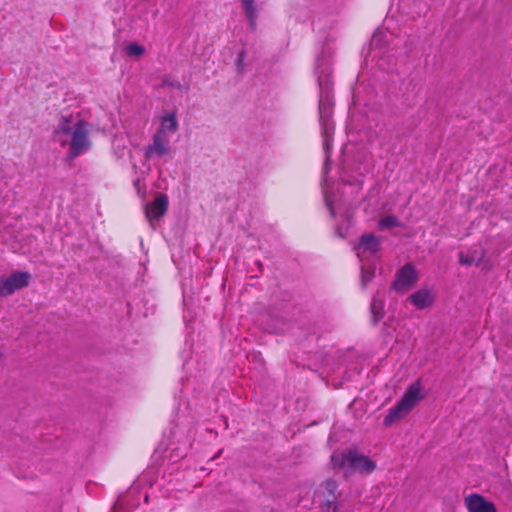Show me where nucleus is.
Masks as SVG:
<instances>
[{
  "instance_id": "nucleus-1",
  "label": "nucleus",
  "mask_w": 512,
  "mask_h": 512,
  "mask_svg": "<svg viewBox=\"0 0 512 512\" xmlns=\"http://www.w3.org/2000/svg\"><path fill=\"white\" fill-rule=\"evenodd\" d=\"M90 124L79 116H62L53 129L52 139L61 147H68V156L76 158L89 150Z\"/></svg>"
},
{
  "instance_id": "nucleus-2",
  "label": "nucleus",
  "mask_w": 512,
  "mask_h": 512,
  "mask_svg": "<svg viewBox=\"0 0 512 512\" xmlns=\"http://www.w3.org/2000/svg\"><path fill=\"white\" fill-rule=\"evenodd\" d=\"M331 463L334 469L342 470L346 478L355 473L369 475L377 468V463L356 448H350L340 453H333Z\"/></svg>"
},
{
  "instance_id": "nucleus-3",
  "label": "nucleus",
  "mask_w": 512,
  "mask_h": 512,
  "mask_svg": "<svg viewBox=\"0 0 512 512\" xmlns=\"http://www.w3.org/2000/svg\"><path fill=\"white\" fill-rule=\"evenodd\" d=\"M422 398L421 383L420 381H416L408 388L400 402L389 410L383 421L384 426L389 427L399 421L408 414Z\"/></svg>"
},
{
  "instance_id": "nucleus-4",
  "label": "nucleus",
  "mask_w": 512,
  "mask_h": 512,
  "mask_svg": "<svg viewBox=\"0 0 512 512\" xmlns=\"http://www.w3.org/2000/svg\"><path fill=\"white\" fill-rule=\"evenodd\" d=\"M320 85V99H319V118L322 125V134H323V147L328 154V150L330 148V131L332 129L330 124V118L332 115L333 108V100L330 93V84L327 81L325 87H323V83L321 78H319Z\"/></svg>"
},
{
  "instance_id": "nucleus-5",
  "label": "nucleus",
  "mask_w": 512,
  "mask_h": 512,
  "mask_svg": "<svg viewBox=\"0 0 512 512\" xmlns=\"http://www.w3.org/2000/svg\"><path fill=\"white\" fill-rule=\"evenodd\" d=\"M31 275L28 272L16 271L0 279V297H6L15 291L28 286Z\"/></svg>"
},
{
  "instance_id": "nucleus-6",
  "label": "nucleus",
  "mask_w": 512,
  "mask_h": 512,
  "mask_svg": "<svg viewBox=\"0 0 512 512\" xmlns=\"http://www.w3.org/2000/svg\"><path fill=\"white\" fill-rule=\"evenodd\" d=\"M170 137L154 133L151 143L144 148V157L147 161L169 156L171 154Z\"/></svg>"
},
{
  "instance_id": "nucleus-7",
  "label": "nucleus",
  "mask_w": 512,
  "mask_h": 512,
  "mask_svg": "<svg viewBox=\"0 0 512 512\" xmlns=\"http://www.w3.org/2000/svg\"><path fill=\"white\" fill-rule=\"evenodd\" d=\"M380 246V240L373 234H365L360 238L359 243L354 247L360 262H368L374 257Z\"/></svg>"
},
{
  "instance_id": "nucleus-8",
  "label": "nucleus",
  "mask_w": 512,
  "mask_h": 512,
  "mask_svg": "<svg viewBox=\"0 0 512 512\" xmlns=\"http://www.w3.org/2000/svg\"><path fill=\"white\" fill-rule=\"evenodd\" d=\"M418 280V274L412 264L404 265L396 274L393 289L398 292L407 291Z\"/></svg>"
},
{
  "instance_id": "nucleus-9",
  "label": "nucleus",
  "mask_w": 512,
  "mask_h": 512,
  "mask_svg": "<svg viewBox=\"0 0 512 512\" xmlns=\"http://www.w3.org/2000/svg\"><path fill=\"white\" fill-rule=\"evenodd\" d=\"M168 208V197L165 194H159L150 204L145 206V216L153 229L156 228L155 222L165 215Z\"/></svg>"
},
{
  "instance_id": "nucleus-10",
  "label": "nucleus",
  "mask_w": 512,
  "mask_h": 512,
  "mask_svg": "<svg viewBox=\"0 0 512 512\" xmlns=\"http://www.w3.org/2000/svg\"><path fill=\"white\" fill-rule=\"evenodd\" d=\"M464 505L468 512H497L495 504L478 493L467 495L464 498Z\"/></svg>"
},
{
  "instance_id": "nucleus-11",
  "label": "nucleus",
  "mask_w": 512,
  "mask_h": 512,
  "mask_svg": "<svg viewBox=\"0 0 512 512\" xmlns=\"http://www.w3.org/2000/svg\"><path fill=\"white\" fill-rule=\"evenodd\" d=\"M408 300L417 309L422 310L433 304L435 295L432 289L424 287L412 293Z\"/></svg>"
},
{
  "instance_id": "nucleus-12",
  "label": "nucleus",
  "mask_w": 512,
  "mask_h": 512,
  "mask_svg": "<svg viewBox=\"0 0 512 512\" xmlns=\"http://www.w3.org/2000/svg\"><path fill=\"white\" fill-rule=\"evenodd\" d=\"M178 129V121L175 113H168L160 117V125L155 132L158 135L170 137Z\"/></svg>"
},
{
  "instance_id": "nucleus-13",
  "label": "nucleus",
  "mask_w": 512,
  "mask_h": 512,
  "mask_svg": "<svg viewBox=\"0 0 512 512\" xmlns=\"http://www.w3.org/2000/svg\"><path fill=\"white\" fill-rule=\"evenodd\" d=\"M371 313L375 323L380 321L384 315V302L377 295L372 300Z\"/></svg>"
},
{
  "instance_id": "nucleus-14",
  "label": "nucleus",
  "mask_w": 512,
  "mask_h": 512,
  "mask_svg": "<svg viewBox=\"0 0 512 512\" xmlns=\"http://www.w3.org/2000/svg\"><path fill=\"white\" fill-rule=\"evenodd\" d=\"M484 258V252L480 250L478 253L473 254H467L464 255L463 253L460 254L459 261L463 265H478L482 259Z\"/></svg>"
},
{
  "instance_id": "nucleus-15",
  "label": "nucleus",
  "mask_w": 512,
  "mask_h": 512,
  "mask_svg": "<svg viewBox=\"0 0 512 512\" xmlns=\"http://www.w3.org/2000/svg\"><path fill=\"white\" fill-rule=\"evenodd\" d=\"M243 9H244L245 15L249 21L251 28L255 29L256 21H257V17H258L255 1L244 5Z\"/></svg>"
},
{
  "instance_id": "nucleus-16",
  "label": "nucleus",
  "mask_w": 512,
  "mask_h": 512,
  "mask_svg": "<svg viewBox=\"0 0 512 512\" xmlns=\"http://www.w3.org/2000/svg\"><path fill=\"white\" fill-rule=\"evenodd\" d=\"M319 509L321 512H338L339 505L336 501V498L330 500H325L319 505Z\"/></svg>"
},
{
  "instance_id": "nucleus-17",
  "label": "nucleus",
  "mask_w": 512,
  "mask_h": 512,
  "mask_svg": "<svg viewBox=\"0 0 512 512\" xmlns=\"http://www.w3.org/2000/svg\"><path fill=\"white\" fill-rule=\"evenodd\" d=\"M145 48L137 43H130L126 47V53L131 57H139L143 55Z\"/></svg>"
},
{
  "instance_id": "nucleus-18",
  "label": "nucleus",
  "mask_w": 512,
  "mask_h": 512,
  "mask_svg": "<svg viewBox=\"0 0 512 512\" xmlns=\"http://www.w3.org/2000/svg\"><path fill=\"white\" fill-rule=\"evenodd\" d=\"M399 225H400V223H399L397 217L392 216V215L384 217L379 222L380 229H384V228H388V227H396Z\"/></svg>"
},
{
  "instance_id": "nucleus-19",
  "label": "nucleus",
  "mask_w": 512,
  "mask_h": 512,
  "mask_svg": "<svg viewBox=\"0 0 512 512\" xmlns=\"http://www.w3.org/2000/svg\"><path fill=\"white\" fill-rule=\"evenodd\" d=\"M373 277H374V272L370 269H367L363 263L362 267H361L362 285L365 287L372 280Z\"/></svg>"
},
{
  "instance_id": "nucleus-20",
  "label": "nucleus",
  "mask_w": 512,
  "mask_h": 512,
  "mask_svg": "<svg viewBox=\"0 0 512 512\" xmlns=\"http://www.w3.org/2000/svg\"><path fill=\"white\" fill-rule=\"evenodd\" d=\"M324 196H325V202H326V205L328 206L329 210H330V213L333 217L336 216V209L334 207V204L330 198V196L328 195L326 189L324 188Z\"/></svg>"
},
{
  "instance_id": "nucleus-21",
  "label": "nucleus",
  "mask_w": 512,
  "mask_h": 512,
  "mask_svg": "<svg viewBox=\"0 0 512 512\" xmlns=\"http://www.w3.org/2000/svg\"><path fill=\"white\" fill-rule=\"evenodd\" d=\"M326 488L327 490L330 492V494L334 495L336 489H337V485L334 481H327L326 482Z\"/></svg>"
},
{
  "instance_id": "nucleus-22",
  "label": "nucleus",
  "mask_w": 512,
  "mask_h": 512,
  "mask_svg": "<svg viewBox=\"0 0 512 512\" xmlns=\"http://www.w3.org/2000/svg\"><path fill=\"white\" fill-rule=\"evenodd\" d=\"M329 170V156L326 155L325 165H324V172L327 173Z\"/></svg>"
}]
</instances>
